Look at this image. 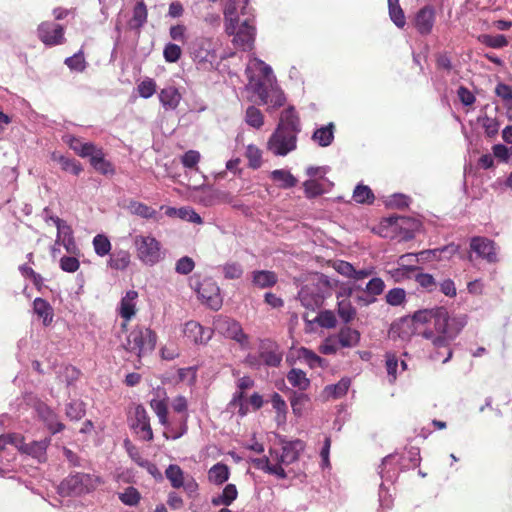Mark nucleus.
<instances>
[{
    "label": "nucleus",
    "mask_w": 512,
    "mask_h": 512,
    "mask_svg": "<svg viewBox=\"0 0 512 512\" xmlns=\"http://www.w3.org/2000/svg\"><path fill=\"white\" fill-rule=\"evenodd\" d=\"M245 157L248 159V166L252 169H258L262 165V151L253 144L246 147Z\"/></svg>",
    "instance_id": "nucleus-48"
},
{
    "label": "nucleus",
    "mask_w": 512,
    "mask_h": 512,
    "mask_svg": "<svg viewBox=\"0 0 512 512\" xmlns=\"http://www.w3.org/2000/svg\"><path fill=\"white\" fill-rule=\"evenodd\" d=\"M99 483L98 478L87 473H75L68 476L62 483L61 489L67 494L81 495L93 490Z\"/></svg>",
    "instance_id": "nucleus-6"
},
{
    "label": "nucleus",
    "mask_w": 512,
    "mask_h": 512,
    "mask_svg": "<svg viewBox=\"0 0 512 512\" xmlns=\"http://www.w3.org/2000/svg\"><path fill=\"white\" fill-rule=\"evenodd\" d=\"M412 278L415 279L421 288L429 293L434 292L438 287L436 279L431 274L420 272V270L417 271Z\"/></svg>",
    "instance_id": "nucleus-41"
},
{
    "label": "nucleus",
    "mask_w": 512,
    "mask_h": 512,
    "mask_svg": "<svg viewBox=\"0 0 512 512\" xmlns=\"http://www.w3.org/2000/svg\"><path fill=\"white\" fill-rule=\"evenodd\" d=\"M130 263V255L126 251L112 254L109 259V266L115 270H124Z\"/></svg>",
    "instance_id": "nucleus-49"
},
{
    "label": "nucleus",
    "mask_w": 512,
    "mask_h": 512,
    "mask_svg": "<svg viewBox=\"0 0 512 512\" xmlns=\"http://www.w3.org/2000/svg\"><path fill=\"white\" fill-rule=\"evenodd\" d=\"M64 63L70 70L83 72L87 66L83 49H80L74 55L67 57Z\"/></svg>",
    "instance_id": "nucleus-44"
},
{
    "label": "nucleus",
    "mask_w": 512,
    "mask_h": 512,
    "mask_svg": "<svg viewBox=\"0 0 512 512\" xmlns=\"http://www.w3.org/2000/svg\"><path fill=\"white\" fill-rule=\"evenodd\" d=\"M37 37L47 47L59 46L66 42L64 27L53 21L41 22L37 27Z\"/></svg>",
    "instance_id": "nucleus-7"
},
{
    "label": "nucleus",
    "mask_w": 512,
    "mask_h": 512,
    "mask_svg": "<svg viewBox=\"0 0 512 512\" xmlns=\"http://www.w3.org/2000/svg\"><path fill=\"white\" fill-rule=\"evenodd\" d=\"M337 312L339 317L346 324L351 322L356 316V309L348 299L338 301Z\"/></svg>",
    "instance_id": "nucleus-46"
},
{
    "label": "nucleus",
    "mask_w": 512,
    "mask_h": 512,
    "mask_svg": "<svg viewBox=\"0 0 512 512\" xmlns=\"http://www.w3.org/2000/svg\"><path fill=\"white\" fill-rule=\"evenodd\" d=\"M287 380L293 387L298 388L301 391L307 390L310 386L309 378L301 369L292 368L287 373Z\"/></svg>",
    "instance_id": "nucleus-34"
},
{
    "label": "nucleus",
    "mask_w": 512,
    "mask_h": 512,
    "mask_svg": "<svg viewBox=\"0 0 512 512\" xmlns=\"http://www.w3.org/2000/svg\"><path fill=\"white\" fill-rule=\"evenodd\" d=\"M384 288H385V283L381 278H379V277L372 278L366 284V287L364 289V292L368 296L372 297V299L369 302L375 301V297L382 294L384 291Z\"/></svg>",
    "instance_id": "nucleus-50"
},
{
    "label": "nucleus",
    "mask_w": 512,
    "mask_h": 512,
    "mask_svg": "<svg viewBox=\"0 0 512 512\" xmlns=\"http://www.w3.org/2000/svg\"><path fill=\"white\" fill-rule=\"evenodd\" d=\"M413 321L420 324L433 322L434 328L441 327L444 321L450 318L447 309L443 306L416 311L413 314Z\"/></svg>",
    "instance_id": "nucleus-13"
},
{
    "label": "nucleus",
    "mask_w": 512,
    "mask_h": 512,
    "mask_svg": "<svg viewBox=\"0 0 512 512\" xmlns=\"http://www.w3.org/2000/svg\"><path fill=\"white\" fill-rule=\"evenodd\" d=\"M50 442V438H44L39 441H33L28 444L26 443L22 453L30 455L40 462H44L46 460V450L49 447Z\"/></svg>",
    "instance_id": "nucleus-25"
},
{
    "label": "nucleus",
    "mask_w": 512,
    "mask_h": 512,
    "mask_svg": "<svg viewBox=\"0 0 512 512\" xmlns=\"http://www.w3.org/2000/svg\"><path fill=\"white\" fill-rule=\"evenodd\" d=\"M119 499L125 505L135 506L139 503L141 495L135 487L129 486L124 492L119 493Z\"/></svg>",
    "instance_id": "nucleus-51"
},
{
    "label": "nucleus",
    "mask_w": 512,
    "mask_h": 512,
    "mask_svg": "<svg viewBox=\"0 0 512 512\" xmlns=\"http://www.w3.org/2000/svg\"><path fill=\"white\" fill-rule=\"evenodd\" d=\"M216 329L226 338L239 343L242 348H249V336L244 333L238 321L229 317H219L216 321Z\"/></svg>",
    "instance_id": "nucleus-8"
},
{
    "label": "nucleus",
    "mask_w": 512,
    "mask_h": 512,
    "mask_svg": "<svg viewBox=\"0 0 512 512\" xmlns=\"http://www.w3.org/2000/svg\"><path fill=\"white\" fill-rule=\"evenodd\" d=\"M385 358L389 382L393 384L397 379L398 358L394 353H386Z\"/></svg>",
    "instance_id": "nucleus-58"
},
{
    "label": "nucleus",
    "mask_w": 512,
    "mask_h": 512,
    "mask_svg": "<svg viewBox=\"0 0 512 512\" xmlns=\"http://www.w3.org/2000/svg\"><path fill=\"white\" fill-rule=\"evenodd\" d=\"M181 55L182 50L177 44L168 43L165 45L163 50V57L166 62L175 63L180 59Z\"/></svg>",
    "instance_id": "nucleus-57"
},
{
    "label": "nucleus",
    "mask_w": 512,
    "mask_h": 512,
    "mask_svg": "<svg viewBox=\"0 0 512 512\" xmlns=\"http://www.w3.org/2000/svg\"><path fill=\"white\" fill-rule=\"evenodd\" d=\"M312 139L321 147L329 146L334 140V124L329 123L317 130L312 135Z\"/></svg>",
    "instance_id": "nucleus-35"
},
{
    "label": "nucleus",
    "mask_w": 512,
    "mask_h": 512,
    "mask_svg": "<svg viewBox=\"0 0 512 512\" xmlns=\"http://www.w3.org/2000/svg\"><path fill=\"white\" fill-rule=\"evenodd\" d=\"M303 319L309 323H317L319 326L324 328H334L337 324L336 317L331 310L321 311L314 319H308V315L304 314Z\"/></svg>",
    "instance_id": "nucleus-37"
},
{
    "label": "nucleus",
    "mask_w": 512,
    "mask_h": 512,
    "mask_svg": "<svg viewBox=\"0 0 512 512\" xmlns=\"http://www.w3.org/2000/svg\"><path fill=\"white\" fill-rule=\"evenodd\" d=\"M229 476V467L222 462L216 463L208 471V480L218 486L224 484Z\"/></svg>",
    "instance_id": "nucleus-31"
},
{
    "label": "nucleus",
    "mask_w": 512,
    "mask_h": 512,
    "mask_svg": "<svg viewBox=\"0 0 512 512\" xmlns=\"http://www.w3.org/2000/svg\"><path fill=\"white\" fill-rule=\"evenodd\" d=\"M405 291L402 288H393L386 294V302L392 306H398L405 300Z\"/></svg>",
    "instance_id": "nucleus-62"
},
{
    "label": "nucleus",
    "mask_w": 512,
    "mask_h": 512,
    "mask_svg": "<svg viewBox=\"0 0 512 512\" xmlns=\"http://www.w3.org/2000/svg\"><path fill=\"white\" fill-rule=\"evenodd\" d=\"M419 262L418 255L416 253H406L399 257L398 265L393 272V276L402 278H412V276L420 270L415 264Z\"/></svg>",
    "instance_id": "nucleus-17"
},
{
    "label": "nucleus",
    "mask_w": 512,
    "mask_h": 512,
    "mask_svg": "<svg viewBox=\"0 0 512 512\" xmlns=\"http://www.w3.org/2000/svg\"><path fill=\"white\" fill-rule=\"evenodd\" d=\"M222 272L226 279H239L243 275V268L237 262H227L222 266Z\"/></svg>",
    "instance_id": "nucleus-54"
},
{
    "label": "nucleus",
    "mask_w": 512,
    "mask_h": 512,
    "mask_svg": "<svg viewBox=\"0 0 512 512\" xmlns=\"http://www.w3.org/2000/svg\"><path fill=\"white\" fill-rule=\"evenodd\" d=\"M194 267H195V263H194L193 259L188 256H184L176 262L175 271L178 274L187 275L190 272H192Z\"/></svg>",
    "instance_id": "nucleus-61"
},
{
    "label": "nucleus",
    "mask_w": 512,
    "mask_h": 512,
    "mask_svg": "<svg viewBox=\"0 0 512 512\" xmlns=\"http://www.w3.org/2000/svg\"><path fill=\"white\" fill-rule=\"evenodd\" d=\"M333 267L339 274L354 281L363 280L373 274L372 269L356 270L351 263L344 260H337Z\"/></svg>",
    "instance_id": "nucleus-20"
},
{
    "label": "nucleus",
    "mask_w": 512,
    "mask_h": 512,
    "mask_svg": "<svg viewBox=\"0 0 512 512\" xmlns=\"http://www.w3.org/2000/svg\"><path fill=\"white\" fill-rule=\"evenodd\" d=\"M245 121L249 126L260 129L264 124V115L255 106H249L246 110Z\"/></svg>",
    "instance_id": "nucleus-47"
},
{
    "label": "nucleus",
    "mask_w": 512,
    "mask_h": 512,
    "mask_svg": "<svg viewBox=\"0 0 512 512\" xmlns=\"http://www.w3.org/2000/svg\"><path fill=\"white\" fill-rule=\"evenodd\" d=\"M190 54L198 63L212 62L216 58L215 47L212 38L198 37L190 46Z\"/></svg>",
    "instance_id": "nucleus-11"
},
{
    "label": "nucleus",
    "mask_w": 512,
    "mask_h": 512,
    "mask_svg": "<svg viewBox=\"0 0 512 512\" xmlns=\"http://www.w3.org/2000/svg\"><path fill=\"white\" fill-rule=\"evenodd\" d=\"M435 20V10L432 6H424L421 8L415 17V26L417 30L427 35L431 32Z\"/></svg>",
    "instance_id": "nucleus-21"
},
{
    "label": "nucleus",
    "mask_w": 512,
    "mask_h": 512,
    "mask_svg": "<svg viewBox=\"0 0 512 512\" xmlns=\"http://www.w3.org/2000/svg\"><path fill=\"white\" fill-rule=\"evenodd\" d=\"M353 199L359 204H372L375 196L367 185L359 184L353 191Z\"/></svg>",
    "instance_id": "nucleus-40"
},
{
    "label": "nucleus",
    "mask_w": 512,
    "mask_h": 512,
    "mask_svg": "<svg viewBox=\"0 0 512 512\" xmlns=\"http://www.w3.org/2000/svg\"><path fill=\"white\" fill-rule=\"evenodd\" d=\"M132 428L145 441L153 440V431L150 425V417L142 405L135 408V420Z\"/></svg>",
    "instance_id": "nucleus-15"
},
{
    "label": "nucleus",
    "mask_w": 512,
    "mask_h": 512,
    "mask_svg": "<svg viewBox=\"0 0 512 512\" xmlns=\"http://www.w3.org/2000/svg\"><path fill=\"white\" fill-rule=\"evenodd\" d=\"M278 281L277 275L273 271L258 270L252 273V282L259 288L273 287Z\"/></svg>",
    "instance_id": "nucleus-30"
},
{
    "label": "nucleus",
    "mask_w": 512,
    "mask_h": 512,
    "mask_svg": "<svg viewBox=\"0 0 512 512\" xmlns=\"http://www.w3.org/2000/svg\"><path fill=\"white\" fill-rule=\"evenodd\" d=\"M181 98V94L174 86L166 87L159 93V101L166 110H175Z\"/></svg>",
    "instance_id": "nucleus-26"
},
{
    "label": "nucleus",
    "mask_w": 512,
    "mask_h": 512,
    "mask_svg": "<svg viewBox=\"0 0 512 512\" xmlns=\"http://www.w3.org/2000/svg\"><path fill=\"white\" fill-rule=\"evenodd\" d=\"M233 43L243 51L250 50L254 43L255 28L245 20L240 27H237L233 34Z\"/></svg>",
    "instance_id": "nucleus-16"
},
{
    "label": "nucleus",
    "mask_w": 512,
    "mask_h": 512,
    "mask_svg": "<svg viewBox=\"0 0 512 512\" xmlns=\"http://www.w3.org/2000/svg\"><path fill=\"white\" fill-rule=\"evenodd\" d=\"M148 11L143 0L136 3L133 8L132 18L129 20V27L133 30H140L147 22Z\"/></svg>",
    "instance_id": "nucleus-29"
},
{
    "label": "nucleus",
    "mask_w": 512,
    "mask_h": 512,
    "mask_svg": "<svg viewBox=\"0 0 512 512\" xmlns=\"http://www.w3.org/2000/svg\"><path fill=\"white\" fill-rule=\"evenodd\" d=\"M482 127L485 130V134L492 138L497 135L499 130V123L495 118L484 116L480 119Z\"/></svg>",
    "instance_id": "nucleus-60"
},
{
    "label": "nucleus",
    "mask_w": 512,
    "mask_h": 512,
    "mask_svg": "<svg viewBox=\"0 0 512 512\" xmlns=\"http://www.w3.org/2000/svg\"><path fill=\"white\" fill-rule=\"evenodd\" d=\"M389 15L391 20L399 28H402L405 23V15L399 4V0H388Z\"/></svg>",
    "instance_id": "nucleus-42"
},
{
    "label": "nucleus",
    "mask_w": 512,
    "mask_h": 512,
    "mask_svg": "<svg viewBox=\"0 0 512 512\" xmlns=\"http://www.w3.org/2000/svg\"><path fill=\"white\" fill-rule=\"evenodd\" d=\"M465 323L462 319L456 317H450L447 321H444L443 326L435 327V332L432 330L424 331L423 337L431 340L432 345L435 348H445L447 355L443 359V363H447L453 355L450 343L457 337Z\"/></svg>",
    "instance_id": "nucleus-3"
},
{
    "label": "nucleus",
    "mask_w": 512,
    "mask_h": 512,
    "mask_svg": "<svg viewBox=\"0 0 512 512\" xmlns=\"http://www.w3.org/2000/svg\"><path fill=\"white\" fill-rule=\"evenodd\" d=\"M238 497V490L234 484H227L222 493L212 498V504L214 506H229Z\"/></svg>",
    "instance_id": "nucleus-32"
},
{
    "label": "nucleus",
    "mask_w": 512,
    "mask_h": 512,
    "mask_svg": "<svg viewBox=\"0 0 512 512\" xmlns=\"http://www.w3.org/2000/svg\"><path fill=\"white\" fill-rule=\"evenodd\" d=\"M157 335L148 327L135 326L127 336L125 350L139 358L151 353L156 346Z\"/></svg>",
    "instance_id": "nucleus-4"
},
{
    "label": "nucleus",
    "mask_w": 512,
    "mask_h": 512,
    "mask_svg": "<svg viewBox=\"0 0 512 512\" xmlns=\"http://www.w3.org/2000/svg\"><path fill=\"white\" fill-rule=\"evenodd\" d=\"M41 415L47 422L48 429L51 431L52 434L61 432L65 428L63 423L54 420L55 416L48 407L44 408V410L41 412Z\"/></svg>",
    "instance_id": "nucleus-55"
},
{
    "label": "nucleus",
    "mask_w": 512,
    "mask_h": 512,
    "mask_svg": "<svg viewBox=\"0 0 512 512\" xmlns=\"http://www.w3.org/2000/svg\"><path fill=\"white\" fill-rule=\"evenodd\" d=\"M262 363L269 367H278L282 361V354L278 351L276 343L269 339L261 340L259 346Z\"/></svg>",
    "instance_id": "nucleus-18"
},
{
    "label": "nucleus",
    "mask_w": 512,
    "mask_h": 512,
    "mask_svg": "<svg viewBox=\"0 0 512 512\" xmlns=\"http://www.w3.org/2000/svg\"><path fill=\"white\" fill-rule=\"evenodd\" d=\"M299 358L303 359L310 368L324 367L325 359L318 356L312 350L301 347L299 350Z\"/></svg>",
    "instance_id": "nucleus-43"
},
{
    "label": "nucleus",
    "mask_w": 512,
    "mask_h": 512,
    "mask_svg": "<svg viewBox=\"0 0 512 512\" xmlns=\"http://www.w3.org/2000/svg\"><path fill=\"white\" fill-rule=\"evenodd\" d=\"M165 476L174 489H179L184 486V472L179 465L170 464L165 470Z\"/></svg>",
    "instance_id": "nucleus-38"
},
{
    "label": "nucleus",
    "mask_w": 512,
    "mask_h": 512,
    "mask_svg": "<svg viewBox=\"0 0 512 512\" xmlns=\"http://www.w3.org/2000/svg\"><path fill=\"white\" fill-rule=\"evenodd\" d=\"M91 166L103 175L114 174L115 169L111 162L104 158L103 150H98L95 155L90 158Z\"/></svg>",
    "instance_id": "nucleus-36"
},
{
    "label": "nucleus",
    "mask_w": 512,
    "mask_h": 512,
    "mask_svg": "<svg viewBox=\"0 0 512 512\" xmlns=\"http://www.w3.org/2000/svg\"><path fill=\"white\" fill-rule=\"evenodd\" d=\"M150 407L157 415L159 422L163 426L168 425V407L164 399H152L150 401Z\"/></svg>",
    "instance_id": "nucleus-45"
},
{
    "label": "nucleus",
    "mask_w": 512,
    "mask_h": 512,
    "mask_svg": "<svg viewBox=\"0 0 512 512\" xmlns=\"http://www.w3.org/2000/svg\"><path fill=\"white\" fill-rule=\"evenodd\" d=\"M303 449V443L300 440L286 442L282 446V452L278 456L280 464L289 465L299 458V451Z\"/></svg>",
    "instance_id": "nucleus-23"
},
{
    "label": "nucleus",
    "mask_w": 512,
    "mask_h": 512,
    "mask_svg": "<svg viewBox=\"0 0 512 512\" xmlns=\"http://www.w3.org/2000/svg\"><path fill=\"white\" fill-rule=\"evenodd\" d=\"M241 0H226L223 14L225 20V31L228 35L235 33L239 25L238 7Z\"/></svg>",
    "instance_id": "nucleus-19"
},
{
    "label": "nucleus",
    "mask_w": 512,
    "mask_h": 512,
    "mask_svg": "<svg viewBox=\"0 0 512 512\" xmlns=\"http://www.w3.org/2000/svg\"><path fill=\"white\" fill-rule=\"evenodd\" d=\"M198 297L212 310L222 306L220 288L212 279H204L197 288Z\"/></svg>",
    "instance_id": "nucleus-10"
},
{
    "label": "nucleus",
    "mask_w": 512,
    "mask_h": 512,
    "mask_svg": "<svg viewBox=\"0 0 512 512\" xmlns=\"http://www.w3.org/2000/svg\"><path fill=\"white\" fill-rule=\"evenodd\" d=\"M478 41L487 47L500 49L506 47L508 45V39L505 35H489V34H481L478 36Z\"/></svg>",
    "instance_id": "nucleus-39"
},
{
    "label": "nucleus",
    "mask_w": 512,
    "mask_h": 512,
    "mask_svg": "<svg viewBox=\"0 0 512 512\" xmlns=\"http://www.w3.org/2000/svg\"><path fill=\"white\" fill-rule=\"evenodd\" d=\"M470 250L475 252L479 258L488 263L498 262L496 243L483 236H474L470 239Z\"/></svg>",
    "instance_id": "nucleus-9"
},
{
    "label": "nucleus",
    "mask_w": 512,
    "mask_h": 512,
    "mask_svg": "<svg viewBox=\"0 0 512 512\" xmlns=\"http://www.w3.org/2000/svg\"><path fill=\"white\" fill-rule=\"evenodd\" d=\"M156 87V82L152 78H146L138 84L137 90L142 98L147 99L154 95Z\"/></svg>",
    "instance_id": "nucleus-59"
},
{
    "label": "nucleus",
    "mask_w": 512,
    "mask_h": 512,
    "mask_svg": "<svg viewBox=\"0 0 512 512\" xmlns=\"http://www.w3.org/2000/svg\"><path fill=\"white\" fill-rule=\"evenodd\" d=\"M134 245L137 258L144 265L154 266L164 257L161 243L150 235H136Z\"/></svg>",
    "instance_id": "nucleus-5"
},
{
    "label": "nucleus",
    "mask_w": 512,
    "mask_h": 512,
    "mask_svg": "<svg viewBox=\"0 0 512 512\" xmlns=\"http://www.w3.org/2000/svg\"><path fill=\"white\" fill-rule=\"evenodd\" d=\"M138 298V292L135 290H129L125 296L122 297L119 306V315L126 322H129L136 314V300Z\"/></svg>",
    "instance_id": "nucleus-22"
},
{
    "label": "nucleus",
    "mask_w": 512,
    "mask_h": 512,
    "mask_svg": "<svg viewBox=\"0 0 512 512\" xmlns=\"http://www.w3.org/2000/svg\"><path fill=\"white\" fill-rule=\"evenodd\" d=\"M183 334L190 342L196 345H205L212 338L213 330L191 320L185 323Z\"/></svg>",
    "instance_id": "nucleus-14"
},
{
    "label": "nucleus",
    "mask_w": 512,
    "mask_h": 512,
    "mask_svg": "<svg viewBox=\"0 0 512 512\" xmlns=\"http://www.w3.org/2000/svg\"><path fill=\"white\" fill-rule=\"evenodd\" d=\"M330 291L329 278L323 274H315L301 287L298 298L303 307L315 312L323 305L325 298L330 295Z\"/></svg>",
    "instance_id": "nucleus-2"
},
{
    "label": "nucleus",
    "mask_w": 512,
    "mask_h": 512,
    "mask_svg": "<svg viewBox=\"0 0 512 512\" xmlns=\"http://www.w3.org/2000/svg\"><path fill=\"white\" fill-rule=\"evenodd\" d=\"M301 132L300 118L294 107L283 110L277 127L267 141V150L274 156H286L297 148Z\"/></svg>",
    "instance_id": "nucleus-1"
},
{
    "label": "nucleus",
    "mask_w": 512,
    "mask_h": 512,
    "mask_svg": "<svg viewBox=\"0 0 512 512\" xmlns=\"http://www.w3.org/2000/svg\"><path fill=\"white\" fill-rule=\"evenodd\" d=\"M85 415L83 402L74 401L66 406V416L71 420H80Z\"/></svg>",
    "instance_id": "nucleus-56"
},
{
    "label": "nucleus",
    "mask_w": 512,
    "mask_h": 512,
    "mask_svg": "<svg viewBox=\"0 0 512 512\" xmlns=\"http://www.w3.org/2000/svg\"><path fill=\"white\" fill-rule=\"evenodd\" d=\"M416 223L415 221H411L408 218L401 217V216H390L388 218H385L382 220L380 224L381 229V235L383 237H389L388 229L391 230L392 233H394L397 229L405 228V234L403 238L405 240L413 238V228Z\"/></svg>",
    "instance_id": "nucleus-12"
},
{
    "label": "nucleus",
    "mask_w": 512,
    "mask_h": 512,
    "mask_svg": "<svg viewBox=\"0 0 512 512\" xmlns=\"http://www.w3.org/2000/svg\"><path fill=\"white\" fill-rule=\"evenodd\" d=\"M187 417L188 416L186 415L178 427L172 426L168 423V425L165 426L167 432H164V436L167 439L171 438L173 440H176L182 437L184 434H186L188 430Z\"/></svg>",
    "instance_id": "nucleus-53"
},
{
    "label": "nucleus",
    "mask_w": 512,
    "mask_h": 512,
    "mask_svg": "<svg viewBox=\"0 0 512 512\" xmlns=\"http://www.w3.org/2000/svg\"><path fill=\"white\" fill-rule=\"evenodd\" d=\"M80 267V262L76 257L63 256L60 259V268L68 273L76 272Z\"/></svg>",
    "instance_id": "nucleus-64"
},
{
    "label": "nucleus",
    "mask_w": 512,
    "mask_h": 512,
    "mask_svg": "<svg viewBox=\"0 0 512 512\" xmlns=\"http://www.w3.org/2000/svg\"><path fill=\"white\" fill-rule=\"evenodd\" d=\"M93 246L96 254L101 257L109 254L111 250V243L109 239L102 234H98L94 237Z\"/></svg>",
    "instance_id": "nucleus-52"
},
{
    "label": "nucleus",
    "mask_w": 512,
    "mask_h": 512,
    "mask_svg": "<svg viewBox=\"0 0 512 512\" xmlns=\"http://www.w3.org/2000/svg\"><path fill=\"white\" fill-rule=\"evenodd\" d=\"M33 310L39 318H42L44 326H49L52 323L54 312L47 300L40 297L36 298L33 301Z\"/></svg>",
    "instance_id": "nucleus-28"
},
{
    "label": "nucleus",
    "mask_w": 512,
    "mask_h": 512,
    "mask_svg": "<svg viewBox=\"0 0 512 512\" xmlns=\"http://www.w3.org/2000/svg\"><path fill=\"white\" fill-rule=\"evenodd\" d=\"M337 338L341 347L351 348L359 344L361 334L356 329H352L349 326H344L339 330Z\"/></svg>",
    "instance_id": "nucleus-27"
},
{
    "label": "nucleus",
    "mask_w": 512,
    "mask_h": 512,
    "mask_svg": "<svg viewBox=\"0 0 512 512\" xmlns=\"http://www.w3.org/2000/svg\"><path fill=\"white\" fill-rule=\"evenodd\" d=\"M57 237L55 243H60L61 240L73 237V230L70 225L64 220L56 221Z\"/></svg>",
    "instance_id": "nucleus-63"
},
{
    "label": "nucleus",
    "mask_w": 512,
    "mask_h": 512,
    "mask_svg": "<svg viewBox=\"0 0 512 512\" xmlns=\"http://www.w3.org/2000/svg\"><path fill=\"white\" fill-rule=\"evenodd\" d=\"M270 177L282 189L293 188L297 184V179L288 170L276 169L271 172Z\"/></svg>",
    "instance_id": "nucleus-33"
},
{
    "label": "nucleus",
    "mask_w": 512,
    "mask_h": 512,
    "mask_svg": "<svg viewBox=\"0 0 512 512\" xmlns=\"http://www.w3.org/2000/svg\"><path fill=\"white\" fill-rule=\"evenodd\" d=\"M51 160L56 162L62 171L69 172L75 176H78L83 171V167L79 161L66 157L58 152H52Z\"/></svg>",
    "instance_id": "nucleus-24"
}]
</instances>
